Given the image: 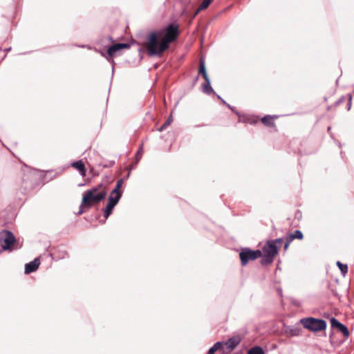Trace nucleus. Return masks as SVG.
Listing matches in <instances>:
<instances>
[{
	"mask_svg": "<svg viewBox=\"0 0 354 354\" xmlns=\"http://www.w3.org/2000/svg\"><path fill=\"white\" fill-rule=\"evenodd\" d=\"M262 256L260 250H253L248 248H242L239 257L243 266H245L250 261H253Z\"/></svg>",
	"mask_w": 354,
	"mask_h": 354,
	"instance_id": "20e7f679",
	"label": "nucleus"
},
{
	"mask_svg": "<svg viewBox=\"0 0 354 354\" xmlns=\"http://www.w3.org/2000/svg\"><path fill=\"white\" fill-rule=\"evenodd\" d=\"M172 122L171 115L165 122V123L158 129L159 131H162L167 127H168Z\"/></svg>",
	"mask_w": 354,
	"mask_h": 354,
	"instance_id": "4be33fe9",
	"label": "nucleus"
},
{
	"mask_svg": "<svg viewBox=\"0 0 354 354\" xmlns=\"http://www.w3.org/2000/svg\"><path fill=\"white\" fill-rule=\"evenodd\" d=\"M114 67L112 68V73H113Z\"/></svg>",
	"mask_w": 354,
	"mask_h": 354,
	"instance_id": "e433bc0d",
	"label": "nucleus"
},
{
	"mask_svg": "<svg viewBox=\"0 0 354 354\" xmlns=\"http://www.w3.org/2000/svg\"><path fill=\"white\" fill-rule=\"evenodd\" d=\"M277 118V115H267L261 119V122L263 124L271 127L274 125L273 119Z\"/></svg>",
	"mask_w": 354,
	"mask_h": 354,
	"instance_id": "4468645a",
	"label": "nucleus"
},
{
	"mask_svg": "<svg viewBox=\"0 0 354 354\" xmlns=\"http://www.w3.org/2000/svg\"><path fill=\"white\" fill-rule=\"evenodd\" d=\"M344 101V97L340 98L337 102V104H340Z\"/></svg>",
	"mask_w": 354,
	"mask_h": 354,
	"instance_id": "2f4dec72",
	"label": "nucleus"
},
{
	"mask_svg": "<svg viewBox=\"0 0 354 354\" xmlns=\"http://www.w3.org/2000/svg\"><path fill=\"white\" fill-rule=\"evenodd\" d=\"M262 259L261 261V263L262 265H268L270 263H272L274 257H271L268 256V254H262Z\"/></svg>",
	"mask_w": 354,
	"mask_h": 354,
	"instance_id": "a211bd4d",
	"label": "nucleus"
},
{
	"mask_svg": "<svg viewBox=\"0 0 354 354\" xmlns=\"http://www.w3.org/2000/svg\"><path fill=\"white\" fill-rule=\"evenodd\" d=\"M120 196H112L110 194L108 198V204L104 209V216L105 219L112 214L113 209L120 201Z\"/></svg>",
	"mask_w": 354,
	"mask_h": 354,
	"instance_id": "0eeeda50",
	"label": "nucleus"
},
{
	"mask_svg": "<svg viewBox=\"0 0 354 354\" xmlns=\"http://www.w3.org/2000/svg\"><path fill=\"white\" fill-rule=\"evenodd\" d=\"M205 82L202 85L203 92L207 95L215 93L212 87L211 86L209 78L205 79Z\"/></svg>",
	"mask_w": 354,
	"mask_h": 354,
	"instance_id": "f8f14e48",
	"label": "nucleus"
},
{
	"mask_svg": "<svg viewBox=\"0 0 354 354\" xmlns=\"http://www.w3.org/2000/svg\"><path fill=\"white\" fill-rule=\"evenodd\" d=\"M337 266L339 268L342 274L344 276L348 272V266L346 264L342 263L340 261L337 262Z\"/></svg>",
	"mask_w": 354,
	"mask_h": 354,
	"instance_id": "aec40b11",
	"label": "nucleus"
},
{
	"mask_svg": "<svg viewBox=\"0 0 354 354\" xmlns=\"http://www.w3.org/2000/svg\"><path fill=\"white\" fill-rule=\"evenodd\" d=\"M72 167L77 169L81 174H85L84 163L82 160H77L71 164Z\"/></svg>",
	"mask_w": 354,
	"mask_h": 354,
	"instance_id": "2eb2a0df",
	"label": "nucleus"
},
{
	"mask_svg": "<svg viewBox=\"0 0 354 354\" xmlns=\"http://www.w3.org/2000/svg\"><path fill=\"white\" fill-rule=\"evenodd\" d=\"M16 241L14 234L8 230L0 232V243L3 250H10Z\"/></svg>",
	"mask_w": 354,
	"mask_h": 354,
	"instance_id": "39448f33",
	"label": "nucleus"
},
{
	"mask_svg": "<svg viewBox=\"0 0 354 354\" xmlns=\"http://www.w3.org/2000/svg\"><path fill=\"white\" fill-rule=\"evenodd\" d=\"M330 321L331 327L333 328L337 329L339 332H340L344 338L346 339L349 337L348 329L344 324H342L335 317H332Z\"/></svg>",
	"mask_w": 354,
	"mask_h": 354,
	"instance_id": "1a4fd4ad",
	"label": "nucleus"
},
{
	"mask_svg": "<svg viewBox=\"0 0 354 354\" xmlns=\"http://www.w3.org/2000/svg\"><path fill=\"white\" fill-rule=\"evenodd\" d=\"M123 184V179H120L117 181L115 188L111 191V195L112 196H120V198L122 197V192L120 188Z\"/></svg>",
	"mask_w": 354,
	"mask_h": 354,
	"instance_id": "ddd939ff",
	"label": "nucleus"
},
{
	"mask_svg": "<svg viewBox=\"0 0 354 354\" xmlns=\"http://www.w3.org/2000/svg\"><path fill=\"white\" fill-rule=\"evenodd\" d=\"M248 354H265L263 348L261 346H256L250 348Z\"/></svg>",
	"mask_w": 354,
	"mask_h": 354,
	"instance_id": "6ab92c4d",
	"label": "nucleus"
},
{
	"mask_svg": "<svg viewBox=\"0 0 354 354\" xmlns=\"http://www.w3.org/2000/svg\"><path fill=\"white\" fill-rule=\"evenodd\" d=\"M241 342V337L239 335H234L229 338L225 342V345L230 351H233Z\"/></svg>",
	"mask_w": 354,
	"mask_h": 354,
	"instance_id": "9b49d317",
	"label": "nucleus"
},
{
	"mask_svg": "<svg viewBox=\"0 0 354 354\" xmlns=\"http://www.w3.org/2000/svg\"><path fill=\"white\" fill-rule=\"evenodd\" d=\"M198 73L203 77L204 80L209 78L206 71L205 62L203 59L200 60Z\"/></svg>",
	"mask_w": 354,
	"mask_h": 354,
	"instance_id": "dca6fc26",
	"label": "nucleus"
},
{
	"mask_svg": "<svg viewBox=\"0 0 354 354\" xmlns=\"http://www.w3.org/2000/svg\"><path fill=\"white\" fill-rule=\"evenodd\" d=\"M348 103L347 109L350 110V109L351 107L352 95L351 94H348Z\"/></svg>",
	"mask_w": 354,
	"mask_h": 354,
	"instance_id": "bb28decb",
	"label": "nucleus"
},
{
	"mask_svg": "<svg viewBox=\"0 0 354 354\" xmlns=\"http://www.w3.org/2000/svg\"><path fill=\"white\" fill-rule=\"evenodd\" d=\"M216 352V350L212 346L207 351L206 354H214Z\"/></svg>",
	"mask_w": 354,
	"mask_h": 354,
	"instance_id": "cd10ccee",
	"label": "nucleus"
},
{
	"mask_svg": "<svg viewBox=\"0 0 354 354\" xmlns=\"http://www.w3.org/2000/svg\"><path fill=\"white\" fill-rule=\"evenodd\" d=\"M223 343L221 342H217L215 343L212 347L216 351H218L222 346Z\"/></svg>",
	"mask_w": 354,
	"mask_h": 354,
	"instance_id": "a878e982",
	"label": "nucleus"
},
{
	"mask_svg": "<svg viewBox=\"0 0 354 354\" xmlns=\"http://www.w3.org/2000/svg\"><path fill=\"white\" fill-rule=\"evenodd\" d=\"M212 0H203V2L200 4L199 10H203L206 9L209 4L211 3Z\"/></svg>",
	"mask_w": 354,
	"mask_h": 354,
	"instance_id": "412c9836",
	"label": "nucleus"
},
{
	"mask_svg": "<svg viewBox=\"0 0 354 354\" xmlns=\"http://www.w3.org/2000/svg\"><path fill=\"white\" fill-rule=\"evenodd\" d=\"M136 165V164L135 165H133V166H131V169H134Z\"/></svg>",
	"mask_w": 354,
	"mask_h": 354,
	"instance_id": "c9c22d12",
	"label": "nucleus"
},
{
	"mask_svg": "<svg viewBox=\"0 0 354 354\" xmlns=\"http://www.w3.org/2000/svg\"><path fill=\"white\" fill-rule=\"evenodd\" d=\"M40 265V260L39 258H35L32 261H30L25 265V273L30 274L36 271Z\"/></svg>",
	"mask_w": 354,
	"mask_h": 354,
	"instance_id": "9d476101",
	"label": "nucleus"
},
{
	"mask_svg": "<svg viewBox=\"0 0 354 354\" xmlns=\"http://www.w3.org/2000/svg\"><path fill=\"white\" fill-rule=\"evenodd\" d=\"M142 146H141L138 151H137L136 154V158L137 159L136 160V164L139 162V160H140L141 158V156H142Z\"/></svg>",
	"mask_w": 354,
	"mask_h": 354,
	"instance_id": "5701e85b",
	"label": "nucleus"
},
{
	"mask_svg": "<svg viewBox=\"0 0 354 354\" xmlns=\"http://www.w3.org/2000/svg\"><path fill=\"white\" fill-rule=\"evenodd\" d=\"M270 241H271V243H273L275 245H278L279 248L283 242V239L278 238L274 240H270Z\"/></svg>",
	"mask_w": 354,
	"mask_h": 354,
	"instance_id": "b1692460",
	"label": "nucleus"
},
{
	"mask_svg": "<svg viewBox=\"0 0 354 354\" xmlns=\"http://www.w3.org/2000/svg\"><path fill=\"white\" fill-rule=\"evenodd\" d=\"M201 10H199V7L197 8V10L194 12V13L192 15V19L196 17V16L201 12Z\"/></svg>",
	"mask_w": 354,
	"mask_h": 354,
	"instance_id": "c85d7f7f",
	"label": "nucleus"
},
{
	"mask_svg": "<svg viewBox=\"0 0 354 354\" xmlns=\"http://www.w3.org/2000/svg\"><path fill=\"white\" fill-rule=\"evenodd\" d=\"M10 50H11V48H8L6 49V52H8V51H10Z\"/></svg>",
	"mask_w": 354,
	"mask_h": 354,
	"instance_id": "f704fd0d",
	"label": "nucleus"
},
{
	"mask_svg": "<svg viewBox=\"0 0 354 354\" xmlns=\"http://www.w3.org/2000/svg\"><path fill=\"white\" fill-rule=\"evenodd\" d=\"M217 97H218V99H220V100L222 101V102H223L224 104H226V105H227L226 102H225L223 99H222V98L221 97V96L217 95Z\"/></svg>",
	"mask_w": 354,
	"mask_h": 354,
	"instance_id": "7c9ffc66",
	"label": "nucleus"
},
{
	"mask_svg": "<svg viewBox=\"0 0 354 354\" xmlns=\"http://www.w3.org/2000/svg\"><path fill=\"white\" fill-rule=\"evenodd\" d=\"M288 237L290 239V240L293 241L295 239H302L304 236L303 233L300 230H295L293 233L290 234Z\"/></svg>",
	"mask_w": 354,
	"mask_h": 354,
	"instance_id": "f3484780",
	"label": "nucleus"
},
{
	"mask_svg": "<svg viewBox=\"0 0 354 354\" xmlns=\"http://www.w3.org/2000/svg\"><path fill=\"white\" fill-rule=\"evenodd\" d=\"M129 48H130V45L127 43L115 44L109 47L106 55L104 53H102V55L104 56L109 62L114 64L115 62L112 58L113 56L115 55L120 50Z\"/></svg>",
	"mask_w": 354,
	"mask_h": 354,
	"instance_id": "423d86ee",
	"label": "nucleus"
},
{
	"mask_svg": "<svg viewBox=\"0 0 354 354\" xmlns=\"http://www.w3.org/2000/svg\"><path fill=\"white\" fill-rule=\"evenodd\" d=\"M102 186V185L100 184L85 192L82 201V206L89 208L93 203H99L102 201L106 196V192L105 190L100 191Z\"/></svg>",
	"mask_w": 354,
	"mask_h": 354,
	"instance_id": "f03ea898",
	"label": "nucleus"
},
{
	"mask_svg": "<svg viewBox=\"0 0 354 354\" xmlns=\"http://www.w3.org/2000/svg\"><path fill=\"white\" fill-rule=\"evenodd\" d=\"M227 106L234 111L233 108L229 104H227Z\"/></svg>",
	"mask_w": 354,
	"mask_h": 354,
	"instance_id": "72a5a7b5",
	"label": "nucleus"
},
{
	"mask_svg": "<svg viewBox=\"0 0 354 354\" xmlns=\"http://www.w3.org/2000/svg\"><path fill=\"white\" fill-rule=\"evenodd\" d=\"M178 35V28L171 24L162 30L153 32L148 35L147 49L151 56H160L169 46V44L175 41Z\"/></svg>",
	"mask_w": 354,
	"mask_h": 354,
	"instance_id": "f257e3e1",
	"label": "nucleus"
},
{
	"mask_svg": "<svg viewBox=\"0 0 354 354\" xmlns=\"http://www.w3.org/2000/svg\"><path fill=\"white\" fill-rule=\"evenodd\" d=\"M261 252L263 254H268L271 257H274L279 252V246L271 243V241H268L263 246Z\"/></svg>",
	"mask_w": 354,
	"mask_h": 354,
	"instance_id": "6e6552de",
	"label": "nucleus"
},
{
	"mask_svg": "<svg viewBox=\"0 0 354 354\" xmlns=\"http://www.w3.org/2000/svg\"><path fill=\"white\" fill-rule=\"evenodd\" d=\"M303 326L313 332H318L325 330L327 326L326 322L322 319H317L315 317H306L300 320Z\"/></svg>",
	"mask_w": 354,
	"mask_h": 354,
	"instance_id": "7ed1b4c3",
	"label": "nucleus"
},
{
	"mask_svg": "<svg viewBox=\"0 0 354 354\" xmlns=\"http://www.w3.org/2000/svg\"><path fill=\"white\" fill-rule=\"evenodd\" d=\"M80 47H82V48H89V49H91V48L90 46H87V45H82V46H80Z\"/></svg>",
	"mask_w": 354,
	"mask_h": 354,
	"instance_id": "473e14b6",
	"label": "nucleus"
},
{
	"mask_svg": "<svg viewBox=\"0 0 354 354\" xmlns=\"http://www.w3.org/2000/svg\"><path fill=\"white\" fill-rule=\"evenodd\" d=\"M83 207H85L84 206H82V205H80V210L77 213L78 215H81L82 214H83L84 211L82 209Z\"/></svg>",
	"mask_w": 354,
	"mask_h": 354,
	"instance_id": "c756f323",
	"label": "nucleus"
},
{
	"mask_svg": "<svg viewBox=\"0 0 354 354\" xmlns=\"http://www.w3.org/2000/svg\"><path fill=\"white\" fill-rule=\"evenodd\" d=\"M292 240H290V239L287 236L286 238L285 243H284V250H287L288 248L290 245V243L292 242Z\"/></svg>",
	"mask_w": 354,
	"mask_h": 354,
	"instance_id": "393cba45",
	"label": "nucleus"
}]
</instances>
